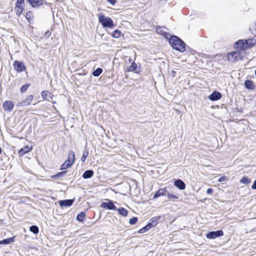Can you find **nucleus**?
Returning <instances> with one entry per match:
<instances>
[{
	"label": "nucleus",
	"mask_w": 256,
	"mask_h": 256,
	"mask_svg": "<svg viewBox=\"0 0 256 256\" xmlns=\"http://www.w3.org/2000/svg\"><path fill=\"white\" fill-rule=\"evenodd\" d=\"M169 42L172 48L180 52L186 50V44L179 38L176 36H172L169 40Z\"/></svg>",
	"instance_id": "obj_1"
},
{
	"label": "nucleus",
	"mask_w": 256,
	"mask_h": 256,
	"mask_svg": "<svg viewBox=\"0 0 256 256\" xmlns=\"http://www.w3.org/2000/svg\"><path fill=\"white\" fill-rule=\"evenodd\" d=\"M99 22L104 28H113L114 26V22L110 17H106L102 14H98Z\"/></svg>",
	"instance_id": "obj_2"
},
{
	"label": "nucleus",
	"mask_w": 256,
	"mask_h": 256,
	"mask_svg": "<svg viewBox=\"0 0 256 256\" xmlns=\"http://www.w3.org/2000/svg\"><path fill=\"white\" fill-rule=\"evenodd\" d=\"M75 154L74 152L70 150L68 152V158L64 162L62 165L60 169L62 170H66L70 168L74 162Z\"/></svg>",
	"instance_id": "obj_3"
},
{
	"label": "nucleus",
	"mask_w": 256,
	"mask_h": 256,
	"mask_svg": "<svg viewBox=\"0 0 256 256\" xmlns=\"http://www.w3.org/2000/svg\"><path fill=\"white\" fill-rule=\"evenodd\" d=\"M224 235V232L222 230L216 231H211L206 234V238L209 239H214L216 238L222 236Z\"/></svg>",
	"instance_id": "obj_4"
},
{
	"label": "nucleus",
	"mask_w": 256,
	"mask_h": 256,
	"mask_svg": "<svg viewBox=\"0 0 256 256\" xmlns=\"http://www.w3.org/2000/svg\"><path fill=\"white\" fill-rule=\"evenodd\" d=\"M33 98L34 97L32 95H29L26 98L22 100V102H18L16 104V106L17 107H21L29 106L32 102L33 100Z\"/></svg>",
	"instance_id": "obj_5"
},
{
	"label": "nucleus",
	"mask_w": 256,
	"mask_h": 256,
	"mask_svg": "<svg viewBox=\"0 0 256 256\" xmlns=\"http://www.w3.org/2000/svg\"><path fill=\"white\" fill-rule=\"evenodd\" d=\"M108 200V202H103L101 204L100 207L109 210H117V208L114 204L112 201L110 200Z\"/></svg>",
	"instance_id": "obj_6"
},
{
	"label": "nucleus",
	"mask_w": 256,
	"mask_h": 256,
	"mask_svg": "<svg viewBox=\"0 0 256 256\" xmlns=\"http://www.w3.org/2000/svg\"><path fill=\"white\" fill-rule=\"evenodd\" d=\"M14 104L10 100H6L3 102L2 106L4 110L10 112L14 108Z\"/></svg>",
	"instance_id": "obj_7"
},
{
	"label": "nucleus",
	"mask_w": 256,
	"mask_h": 256,
	"mask_svg": "<svg viewBox=\"0 0 256 256\" xmlns=\"http://www.w3.org/2000/svg\"><path fill=\"white\" fill-rule=\"evenodd\" d=\"M240 56V52L238 51L232 52L228 55V59L230 62L236 61Z\"/></svg>",
	"instance_id": "obj_8"
},
{
	"label": "nucleus",
	"mask_w": 256,
	"mask_h": 256,
	"mask_svg": "<svg viewBox=\"0 0 256 256\" xmlns=\"http://www.w3.org/2000/svg\"><path fill=\"white\" fill-rule=\"evenodd\" d=\"M14 70L18 72H22L26 70V67L22 62L15 61L14 64Z\"/></svg>",
	"instance_id": "obj_9"
},
{
	"label": "nucleus",
	"mask_w": 256,
	"mask_h": 256,
	"mask_svg": "<svg viewBox=\"0 0 256 256\" xmlns=\"http://www.w3.org/2000/svg\"><path fill=\"white\" fill-rule=\"evenodd\" d=\"M234 47L238 50H244L248 49L246 44L244 43V40H238L234 44Z\"/></svg>",
	"instance_id": "obj_10"
},
{
	"label": "nucleus",
	"mask_w": 256,
	"mask_h": 256,
	"mask_svg": "<svg viewBox=\"0 0 256 256\" xmlns=\"http://www.w3.org/2000/svg\"><path fill=\"white\" fill-rule=\"evenodd\" d=\"M42 96L44 100L50 102L52 99L53 95L48 90H43L42 92Z\"/></svg>",
	"instance_id": "obj_11"
},
{
	"label": "nucleus",
	"mask_w": 256,
	"mask_h": 256,
	"mask_svg": "<svg viewBox=\"0 0 256 256\" xmlns=\"http://www.w3.org/2000/svg\"><path fill=\"white\" fill-rule=\"evenodd\" d=\"M222 98L221 94L217 91L214 92L209 96L208 98L211 100H217Z\"/></svg>",
	"instance_id": "obj_12"
},
{
	"label": "nucleus",
	"mask_w": 256,
	"mask_h": 256,
	"mask_svg": "<svg viewBox=\"0 0 256 256\" xmlns=\"http://www.w3.org/2000/svg\"><path fill=\"white\" fill-rule=\"evenodd\" d=\"M174 185L180 190H184L186 188L185 184L180 179L176 180L174 182Z\"/></svg>",
	"instance_id": "obj_13"
},
{
	"label": "nucleus",
	"mask_w": 256,
	"mask_h": 256,
	"mask_svg": "<svg viewBox=\"0 0 256 256\" xmlns=\"http://www.w3.org/2000/svg\"><path fill=\"white\" fill-rule=\"evenodd\" d=\"M74 202L73 200H62L59 202V204L61 207H67L71 206Z\"/></svg>",
	"instance_id": "obj_14"
},
{
	"label": "nucleus",
	"mask_w": 256,
	"mask_h": 256,
	"mask_svg": "<svg viewBox=\"0 0 256 256\" xmlns=\"http://www.w3.org/2000/svg\"><path fill=\"white\" fill-rule=\"evenodd\" d=\"M32 149V146H26L22 148L18 152L20 156H22L28 152H30Z\"/></svg>",
	"instance_id": "obj_15"
},
{
	"label": "nucleus",
	"mask_w": 256,
	"mask_h": 256,
	"mask_svg": "<svg viewBox=\"0 0 256 256\" xmlns=\"http://www.w3.org/2000/svg\"><path fill=\"white\" fill-rule=\"evenodd\" d=\"M166 194V190L165 188L160 189L154 196V199H156L157 198L161 196H165Z\"/></svg>",
	"instance_id": "obj_16"
},
{
	"label": "nucleus",
	"mask_w": 256,
	"mask_h": 256,
	"mask_svg": "<svg viewBox=\"0 0 256 256\" xmlns=\"http://www.w3.org/2000/svg\"><path fill=\"white\" fill-rule=\"evenodd\" d=\"M94 174L92 170H86L82 174V178L84 179H88L92 178Z\"/></svg>",
	"instance_id": "obj_17"
},
{
	"label": "nucleus",
	"mask_w": 256,
	"mask_h": 256,
	"mask_svg": "<svg viewBox=\"0 0 256 256\" xmlns=\"http://www.w3.org/2000/svg\"><path fill=\"white\" fill-rule=\"evenodd\" d=\"M33 7H37L42 4V0H27Z\"/></svg>",
	"instance_id": "obj_18"
},
{
	"label": "nucleus",
	"mask_w": 256,
	"mask_h": 256,
	"mask_svg": "<svg viewBox=\"0 0 256 256\" xmlns=\"http://www.w3.org/2000/svg\"><path fill=\"white\" fill-rule=\"evenodd\" d=\"M244 43L246 44L248 49L255 44L256 40L253 39L245 40Z\"/></svg>",
	"instance_id": "obj_19"
},
{
	"label": "nucleus",
	"mask_w": 256,
	"mask_h": 256,
	"mask_svg": "<svg viewBox=\"0 0 256 256\" xmlns=\"http://www.w3.org/2000/svg\"><path fill=\"white\" fill-rule=\"evenodd\" d=\"M154 226V224H153L152 223H150V224H148L146 226L144 227L143 228L140 230L138 231V232L140 234L144 233L146 231H147L149 229H150L151 228H152Z\"/></svg>",
	"instance_id": "obj_20"
},
{
	"label": "nucleus",
	"mask_w": 256,
	"mask_h": 256,
	"mask_svg": "<svg viewBox=\"0 0 256 256\" xmlns=\"http://www.w3.org/2000/svg\"><path fill=\"white\" fill-rule=\"evenodd\" d=\"M116 210H118L119 214H120L123 216H127L128 211L126 209H125L123 208H117Z\"/></svg>",
	"instance_id": "obj_21"
},
{
	"label": "nucleus",
	"mask_w": 256,
	"mask_h": 256,
	"mask_svg": "<svg viewBox=\"0 0 256 256\" xmlns=\"http://www.w3.org/2000/svg\"><path fill=\"white\" fill-rule=\"evenodd\" d=\"M137 67V64L134 62H132L131 64V66L128 68V71L135 72L137 73L138 72V71H136Z\"/></svg>",
	"instance_id": "obj_22"
},
{
	"label": "nucleus",
	"mask_w": 256,
	"mask_h": 256,
	"mask_svg": "<svg viewBox=\"0 0 256 256\" xmlns=\"http://www.w3.org/2000/svg\"><path fill=\"white\" fill-rule=\"evenodd\" d=\"M244 86L246 88L248 89H253L254 88V84L252 81L250 80H247L244 82Z\"/></svg>",
	"instance_id": "obj_23"
},
{
	"label": "nucleus",
	"mask_w": 256,
	"mask_h": 256,
	"mask_svg": "<svg viewBox=\"0 0 256 256\" xmlns=\"http://www.w3.org/2000/svg\"><path fill=\"white\" fill-rule=\"evenodd\" d=\"M86 214L84 212H80L76 216V220L79 222H82L85 218Z\"/></svg>",
	"instance_id": "obj_24"
},
{
	"label": "nucleus",
	"mask_w": 256,
	"mask_h": 256,
	"mask_svg": "<svg viewBox=\"0 0 256 256\" xmlns=\"http://www.w3.org/2000/svg\"><path fill=\"white\" fill-rule=\"evenodd\" d=\"M102 72L101 68H98L92 72V75L94 76H98Z\"/></svg>",
	"instance_id": "obj_25"
},
{
	"label": "nucleus",
	"mask_w": 256,
	"mask_h": 256,
	"mask_svg": "<svg viewBox=\"0 0 256 256\" xmlns=\"http://www.w3.org/2000/svg\"><path fill=\"white\" fill-rule=\"evenodd\" d=\"M121 34L122 33H121L120 31L118 30H116L112 33V36L114 38H118L120 36Z\"/></svg>",
	"instance_id": "obj_26"
},
{
	"label": "nucleus",
	"mask_w": 256,
	"mask_h": 256,
	"mask_svg": "<svg viewBox=\"0 0 256 256\" xmlns=\"http://www.w3.org/2000/svg\"><path fill=\"white\" fill-rule=\"evenodd\" d=\"M30 86V84H24V86H22L20 88V92L22 94H24V93L26 90H27L28 89V88Z\"/></svg>",
	"instance_id": "obj_27"
},
{
	"label": "nucleus",
	"mask_w": 256,
	"mask_h": 256,
	"mask_svg": "<svg viewBox=\"0 0 256 256\" xmlns=\"http://www.w3.org/2000/svg\"><path fill=\"white\" fill-rule=\"evenodd\" d=\"M30 230L31 232H32L34 234H37L39 232L38 228L36 226H31L30 228Z\"/></svg>",
	"instance_id": "obj_28"
},
{
	"label": "nucleus",
	"mask_w": 256,
	"mask_h": 256,
	"mask_svg": "<svg viewBox=\"0 0 256 256\" xmlns=\"http://www.w3.org/2000/svg\"><path fill=\"white\" fill-rule=\"evenodd\" d=\"M14 242V238H8L2 240V244H8Z\"/></svg>",
	"instance_id": "obj_29"
},
{
	"label": "nucleus",
	"mask_w": 256,
	"mask_h": 256,
	"mask_svg": "<svg viewBox=\"0 0 256 256\" xmlns=\"http://www.w3.org/2000/svg\"><path fill=\"white\" fill-rule=\"evenodd\" d=\"M240 182L244 184H248L250 182V180L247 177H243L240 180Z\"/></svg>",
	"instance_id": "obj_30"
},
{
	"label": "nucleus",
	"mask_w": 256,
	"mask_h": 256,
	"mask_svg": "<svg viewBox=\"0 0 256 256\" xmlns=\"http://www.w3.org/2000/svg\"><path fill=\"white\" fill-rule=\"evenodd\" d=\"M88 155V150H84L83 152L82 156L81 158V160L82 162H84Z\"/></svg>",
	"instance_id": "obj_31"
},
{
	"label": "nucleus",
	"mask_w": 256,
	"mask_h": 256,
	"mask_svg": "<svg viewBox=\"0 0 256 256\" xmlns=\"http://www.w3.org/2000/svg\"><path fill=\"white\" fill-rule=\"evenodd\" d=\"M23 9H24V8H22V7H20V6H16V8H15V11H16V13L17 15L18 16H20L22 10H23Z\"/></svg>",
	"instance_id": "obj_32"
},
{
	"label": "nucleus",
	"mask_w": 256,
	"mask_h": 256,
	"mask_svg": "<svg viewBox=\"0 0 256 256\" xmlns=\"http://www.w3.org/2000/svg\"><path fill=\"white\" fill-rule=\"evenodd\" d=\"M164 29V28L158 27L156 28V32L158 34H162L165 33Z\"/></svg>",
	"instance_id": "obj_33"
},
{
	"label": "nucleus",
	"mask_w": 256,
	"mask_h": 256,
	"mask_svg": "<svg viewBox=\"0 0 256 256\" xmlns=\"http://www.w3.org/2000/svg\"><path fill=\"white\" fill-rule=\"evenodd\" d=\"M24 2V0H16V6H18V7L24 8L23 5Z\"/></svg>",
	"instance_id": "obj_34"
},
{
	"label": "nucleus",
	"mask_w": 256,
	"mask_h": 256,
	"mask_svg": "<svg viewBox=\"0 0 256 256\" xmlns=\"http://www.w3.org/2000/svg\"><path fill=\"white\" fill-rule=\"evenodd\" d=\"M168 198L170 200H176L178 198V197L174 194H167Z\"/></svg>",
	"instance_id": "obj_35"
},
{
	"label": "nucleus",
	"mask_w": 256,
	"mask_h": 256,
	"mask_svg": "<svg viewBox=\"0 0 256 256\" xmlns=\"http://www.w3.org/2000/svg\"><path fill=\"white\" fill-rule=\"evenodd\" d=\"M32 14L31 12H28L26 13V18L28 20L29 22L30 20L32 18Z\"/></svg>",
	"instance_id": "obj_36"
},
{
	"label": "nucleus",
	"mask_w": 256,
	"mask_h": 256,
	"mask_svg": "<svg viewBox=\"0 0 256 256\" xmlns=\"http://www.w3.org/2000/svg\"><path fill=\"white\" fill-rule=\"evenodd\" d=\"M138 220V218L136 217H134L132 218H131L130 219L129 223L130 224H135Z\"/></svg>",
	"instance_id": "obj_37"
},
{
	"label": "nucleus",
	"mask_w": 256,
	"mask_h": 256,
	"mask_svg": "<svg viewBox=\"0 0 256 256\" xmlns=\"http://www.w3.org/2000/svg\"><path fill=\"white\" fill-rule=\"evenodd\" d=\"M66 172H59L55 176L60 177V176H62L66 174Z\"/></svg>",
	"instance_id": "obj_38"
},
{
	"label": "nucleus",
	"mask_w": 256,
	"mask_h": 256,
	"mask_svg": "<svg viewBox=\"0 0 256 256\" xmlns=\"http://www.w3.org/2000/svg\"><path fill=\"white\" fill-rule=\"evenodd\" d=\"M158 220V218L157 217H154L151 219L152 222L153 223H155L154 224H156V222Z\"/></svg>",
	"instance_id": "obj_39"
},
{
	"label": "nucleus",
	"mask_w": 256,
	"mask_h": 256,
	"mask_svg": "<svg viewBox=\"0 0 256 256\" xmlns=\"http://www.w3.org/2000/svg\"><path fill=\"white\" fill-rule=\"evenodd\" d=\"M213 189L212 188H208L207 190H206V193L207 194H211L212 192H213Z\"/></svg>",
	"instance_id": "obj_40"
},
{
	"label": "nucleus",
	"mask_w": 256,
	"mask_h": 256,
	"mask_svg": "<svg viewBox=\"0 0 256 256\" xmlns=\"http://www.w3.org/2000/svg\"><path fill=\"white\" fill-rule=\"evenodd\" d=\"M226 180V178L225 176H222L218 180V181L219 182H224Z\"/></svg>",
	"instance_id": "obj_41"
},
{
	"label": "nucleus",
	"mask_w": 256,
	"mask_h": 256,
	"mask_svg": "<svg viewBox=\"0 0 256 256\" xmlns=\"http://www.w3.org/2000/svg\"><path fill=\"white\" fill-rule=\"evenodd\" d=\"M111 4L114 5L116 2V0H107Z\"/></svg>",
	"instance_id": "obj_42"
},
{
	"label": "nucleus",
	"mask_w": 256,
	"mask_h": 256,
	"mask_svg": "<svg viewBox=\"0 0 256 256\" xmlns=\"http://www.w3.org/2000/svg\"><path fill=\"white\" fill-rule=\"evenodd\" d=\"M252 188L253 190H256V180L254 182L253 184L252 185Z\"/></svg>",
	"instance_id": "obj_43"
},
{
	"label": "nucleus",
	"mask_w": 256,
	"mask_h": 256,
	"mask_svg": "<svg viewBox=\"0 0 256 256\" xmlns=\"http://www.w3.org/2000/svg\"><path fill=\"white\" fill-rule=\"evenodd\" d=\"M50 34V33L49 32V31H47L46 32V36H47L48 37Z\"/></svg>",
	"instance_id": "obj_44"
},
{
	"label": "nucleus",
	"mask_w": 256,
	"mask_h": 256,
	"mask_svg": "<svg viewBox=\"0 0 256 256\" xmlns=\"http://www.w3.org/2000/svg\"><path fill=\"white\" fill-rule=\"evenodd\" d=\"M0 244H2V240H0Z\"/></svg>",
	"instance_id": "obj_45"
},
{
	"label": "nucleus",
	"mask_w": 256,
	"mask_h": 256,
	"mask_svg": "<svg viewBox=\"0 0 256 256\" xmlns=\"http://www.w3.org/2000/svg\"><path fill=\"white\" fill-rule=\"evenodd\" d=\"M1 152H2V149H1V148H0V154H1Z\"/></svg>",
	"instance_id": "obj_46"
},
{
	"label": "nucleus",
	"mask_w": 256,
	"mask_h": 256,
	"mask_svg": "<svg viewBox=\"0 0 256 256\" xmlns=\"http://www.w3.org/2000/svg\"><path fill=\"white\" fill-rule=\"evenodd\" d=\"M129 60H130V62H131V59L130 58Z\"/></svg>",
	"instance_id": "obj_47"
}]
</instances>
